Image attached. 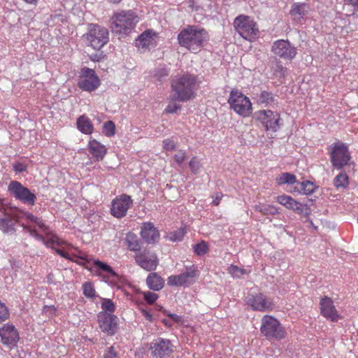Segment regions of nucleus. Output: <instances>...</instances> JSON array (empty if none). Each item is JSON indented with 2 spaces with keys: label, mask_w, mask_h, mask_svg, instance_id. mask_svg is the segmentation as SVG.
Listing matches in <instances>:
<instances>
[{
  "label": "nucleus",
  "mask_w": 358,
  "mask_h": 358,
  "mask_svg": "<svg viewBox=\"0 0 358 358\" xmlns=\"http://www.w3.org/2000/svg\"><path fill=\"white\" fill-rule=\"evenodd\" d=\"M77 85L83 91L92 92L99 87L101 80L94 69L84 67L81 69Z\"/></svg>",
  "instance_id": "nucleus-8"
},
{
  "label": "nucleus",
  "mask_w": 358,
  "mask_h": 358,
  "mask_svg": "<svg viewBox=\"0 0 358 358\" xmlns=\"http://www.w3.org/2000/svg\"><path fill=\"white\" fill-rule=\"evenodd\" d=\"M194 251L199 256L204 255L208 251V244L205 241H201L194 245Z\"/></svg>",
  "instance_id": "nucleus-40"
},
{
  "label": "nucleus",
  "mask_w": 358,
  "mask_h": 358,
  "mask_svg": "<svg viewBox=\"0 0 358 358\" xmlns=\"http://www.w3.org/2000/svg\"><path fill=\"white\" fill-rule=\"evenodd\" d=\"M83 294L87 298L96 297V291L91 282H86L83 285Z\"/></svg>",
  "instance_id": "nucleus-39"
},
{
  "label": "nucleus",
  "mask_w": 358,
  "mask_h": 358,
  "mask_svg": "<svg viewBox=\"0 0 358 358\" xmlns=\"http://www.w3.org/2000/svg\"><path fill=\"white\" fill-rule=\"evenodd\" d=\"M22 213L15 206H10V210L0 215V230L4 234L15 233V225L21 219Z\"/></svg>",
  "instance_id": "nucleus-14"
},
{
  "label": "nucleus",
  "mask_w": 358,
  "mask_h": 358,
  "mask_svg": "<svg viewBox=\"0 0 358 358\" xmlns=\"http://www.w3.org/2000/svg\"><path fill=\"white\" fill-rule=\"evenodd\" d=\"M169 73V68L166 67L165 65H159L154 70L152 76L157 81L162 83L167 79Z\"/></svg>",
  "instance_id": "nucleus-30"
},
{
  "label": "nucleus",
  "mask_w": 358,
  "mask_h": 358,
  "mask_svg": "<svg viewBox=\"0 0 358 358\" xmlns=\"http://www.w3.org/2000/svg\"><path fill=\"white\" fill-rule=\"evenodd\" d=\"M199 87L197 76L185 73L176 76L171 83V101L187 102L196 96V91Z\"/></svg>",
  "instance_id": "nucleus-1"
},
{
  "label": "nucleus",
  "mask_w": 358,
  "mask_h": 358,
  "mask_svg": "<svg viewBox=\"0 0 358 358\" xmlns=\"http://www.w3.org/2000/svg\"><path fill=\"white\" fill-rule=\"evenodd\" d=\"M189 168L191 169L192 171L194 173H197L201 168V165L199 161L196 159L195 157H193L189 163Z\"/></svg>",
  "instance_id": "nucleus-48"
},
{
  "label": "nucleus",
  "mask_w": 358,
  "mask_h": 358,
  "mask_svg": "<svg viewBox=\"0 0 358 358\" xmlns=\"http://www.w3.org/2000/svg\"><path fill=\"white\" fill-rule=\"evenodd\" d=\"M1 343L10 348L16 345L20 340L19 333L13 324L7 323L0 327Z\"/></svg>",
  "instance_id": "nucleus-21"
},
{
  "label": "nucleus",
  "mask_w": 358,
  "mask_h": 358,
  "mask_svg": "<svg viewBox=\"0 0 358 358\" xmlns=\"http://www.w3.org/2000/svg\"><path fill=\"white\" fill-rule=\"evenodd\" d=\"M297 182H298L296 179V176L294 174L288 172L282 173L278 178H276V183L278 185L284 184L292 185Z\"/></svg>",
  "instance_id": "nucleus-33"
},
{
  "label": "nucleus",
  "mask_w": 358,
  "mask_h": 358,
  "mask_svg": "<svg viewBox=\"0 0 358 358\" xmlns=\"http://www.w3.org/2000/svg\"><path fill=\"white\" fill-rule=\"evenodd\" d=\"M57 308L55 306H45L43 312L48 315H53L55 314Z\"/></svg>",
  "instance_id": "nucleus-54"
},
{
  "label": "nucleus",
  "mask_w": 358,
  "mask_h": 358,
  "mask_svg": "<svg viewBox=\"0 0 358 358\" xmlns=\"http://www.w3.org/2000/svg\"><path fill=\"white\" fill-rule=\"evenodd\" d=\"M181 108V105L176 103V101H172L166 107L164 112L166 113H177Z\"/></svg>",
  "instance_id": "nucleus-45"
},
{
  "label": "nucleus",
  "mask_w": 358,
  "mask_h": 358,
  "mask_svg": "<svg viewBox=\"0 0 358 358\" xmlns=\"http://www.w3.org/2000/svg\"><path fill=\"white\" fill-rule=\"evenodd\" d=\"M347 4L352 5L353 6H358V0H343Z\"/></svg>",
  "instance_id": "nucleus-62"
},
{
  "label": "nucleus",
  "mask_w": 358,
  "mask_h": 358,
  "mask_svg": "<svg viewBox=\"0 0 358 358\" xmlns=\"http://www.w3.org/2000/svg\"><path fill=\"white\" fill-rule=\"evenodd\" d=\"M186 231L183 228H179L177 230L169 234V238L172 241H180L183 238Z\"/></svg>",
  "instance_id": "nucleus-41"
},
{
  "label": "nucleus",
  "mask_w": 358,
  "mask_h": 358,
  "mask_svg": "<svg viewBox=\"0 0 358 358\" xmlns=\"http://www.w3.org/2000/svg\"><path fill=\"white\" fill-rule=\"evenodd\" d=\"M117 352L113 346L108 348L103 355V358H116Z\"/></svg>",
  "instance_id": "nucleus-50"
},
{
  "label": "nucleus",
  "mask_w": 358,
  "mask_h": 358,
  "mask_svg": "<svg viewBox=\"0 0 358 358\" xmlns=\"http://www.w3.org/2000/svg\"><path fill=\"white\" fill-rule=\"evenodd\" d=\"M235 30L244 39L253 41L258 37L259 29L256 22L249 16L239 15L233 23Z\"/></svg>",
  "instance_id": "nucleus-4"
},
{
  "label": "nucleus",
  "mask_w": 358,
  "mask_h": 358,
  "mask_svg": "<svg viewBox=\"0 0 358 358\" xmlns=\"http://www.w3.org/2000/svg\"><path fill=\"white\" fill-rule=\"evenodd\" d=\"M27 166L21 163V162H16L13 164V170L16 173H23L27 171Z\"/></svg>",
  "instance_id": "nucleus-51"
},
{
  "label": "nucleus",
  "mask_w": 358,
  "mask_h": 358,
  "mask_svg": "<svg viewBox=\"0 0 358 358\" xmlns=\"http://www.w3.org/2000/svg\"><path fill=\"white\" fill-rule=\"evenodd\" d=\"M138 22V17L131 10L122 11L115 14L110 22L113 32L119 34H127Z\"/></svg>",
  "instance_id": "nucleus-3"
},
{
  "label": "nucleus",
  "mask_w": 358,
  "mask_h": 358,
  "mask_svg": "<svg viewBox=\"0 0 358 358\" xmlns=\"http://www.w3.org/2000/svg\"><path fill=\"white\" fill-rule=\"evenodd\" d=\"M162 322L164 324L165 326L169 327H171L173 325V322L166 319L162 320Z\"/></svg>",
  "instance_id": "nucleus-63"
},
{
  "label": "nucleus",
  "mask_w": 358,
  "mask_h": 358,
  "mask_svg": "<svg viewBox=\"0 0 358 358\" xmlns=\"http://www.w3.org/2000/svg\"><path fill=\"white\" fill-rule=\"evenodd\" d=\"M230 108L243 117H249L252 111V103L248 97L238 90H232L228 99Z\"/></svg>",
  "instance_id": "nucleus-6"
},
{
  "label": "nucleus",
  "mask_w": 358,
  "mask_h": 358,
  "mask_svg": "<svg viewBox=\"0 0 358 358\" xmlns=\"http://www.w3.org/2000/svg\"><path fill=\"white\" fill-rule=\"evenodd\" d=\"M334 185L336 189H345L349 185V178L345 172H341L334 179Z\"/></svg>",
  "instance_id": "nucleus-32"
},
{
  "label": "nucleus",
  "mask_w": 358,
  "mask_h": 358,
  "mask_svg": "<svg viewBox=\"0 0 358 358\" xmlns=\"http://www.w3.org/2000/svg\"><path fill=\"white\" fill-rule=\"evenodd\" d=\"M222 196L223 194L222 193H216L215 199L213 201V204L214 206H218Z\"/></svg>",
  "instance_id": "nucleus-56"
},
{
  "label": "nucleus",
  "mask_w": 358,
  "mask_h": 358,
  "mask_svg": "<svg viewBox=\"0 0 358 358\" xmlns=\"http://www.w3.org/2000/svg\"><path fill=\"white\" fill-rule=\"evenodd\" d=\"M88 150L95 160L98 162L102 160L107 152L106 148L94 139L89 142Z\"/></svg>",
  "instance_id": "nucleus-25"
},
{
  "label": "nucleus",
  "mask_w": 358,
  "mask_h": 358,
  "mask_svg": "<svg viewBox=\"0 0 358 358\" xmlns=\"http://www.w3.org/2000/svg\"><path fill=\"white\" fill-rule=\"evenodd\" d=\"M329 153L331 163L336 169H341L347 166L351 158L347 145L341 141L333 143L329 149Z\"/></svg>",
  "instance_id": "nucleus-7"
},
{
  "label": "nucleus",
  "mask_w": 358,
  "mask_h": 358,
  "mask_svg": "<svg viewBox=\"0 0 358 358\" xmlns=\"http://www.w3.org/2000/svg\"><path fill=\"white\" fill-rule=\"evenodd\" d=\"M20 212L22 213L21 219L25 217L27 220L31 222H35L37 221V217H35L31 213H29L28 212H24L20 209Z\"/></svg>",
  "instance_id": "nucleus-53"
},
{
  "label": "nucleus",
  "mask_w": 358,
  "mask_h": 358,
  "mask_svg": "<svg viewBox=\"0 0 358 358\" xmlns=\"http://www.w3.org/2000/svg\"><path fill=\"white\" fill-rule=\"evenodd\" d=\"M231 272L234 275H238V273H240L241 274L243 273V271L242 269H240L238 266L231 265Z\"/></svg>",
  "instance_id": "nucleus-57"
},
{
  "label": "nucleus",
  "mask_w": 358,
  "mask_h": 358,
  "mask_svg": "<svg viewBox=\"0 0 358 358\" xmlns=\"http://www.w3.org/2000/svg\"><path fill=\"white\" fill-rule=\"evenodd\" d=\"M157 34L152 29L145 30L136 39V46L143 50H150L157 45Z\"/></svg>",
  "instance_id": "nucleus-24"
},
{
  "label": "nucleus",
  "mask_w": 358,
  "mask_h": 358,
  "mask_svg": "<svg viewBox=\"0 0 358 358\" xmlns=\"http://www.w3.org/2000/svg\"><path fill=\"white\" fill-rule=\"evenodd\" d=\"M306 4H298L294 3L290 10V15L292 16H301L303 17L306 14Z\"/></svg>",
  "instance_id": "nucleus-36"
},
{
  "label": "nucleus",
  "mask_w": 358,
  "mask_h": 358,
  "mask_svg": "<svg viewBox=\"0 0 358 358\" xmlns=\"http://www.w3.org/2000/svg\"><path fill=\"white\" fill-rule=\"evenodd\" d=\"M134 258L136 263L148 271H155L159 264L157 255L146 250L137 253Z\"/></svg>",
  "instance_id": "nucleus-22"
},
{
  "label": "nucleus",
  "mask_w": 358,
  "mask_h": 358,
  "mask_svg": "<svg viewBox=\"0 0 358 358\" xmlns=\"http://www.w3.org/2000/svg\"><path fill=\"white\" fill-rule=\"evenodd\" d=\"M148 350L153 358H168L173 352V345L169 339L158 337L150 343Z\"/></svg>",
  "instance_id": "nucleus-11"
},
{
  "label": "nucleus",
  "mask_w": 358,
  "mask_h": 358,
  "mask_svg": "<svg viewBox=\"0 0 358 358\" xmlns=\"http://www.w3.org/2000/svg\"><path fill=\"white\" fill-rule=\"evenodd\" d=\"M159 310L160 311H162L164 314L166 315L172 320L171 321L172 322H174L178 323V322H182V318L181 316L178 315L174 313H168L167 310L166 309H164L162 306H160Z\"/></svg>",
  "instance_id": "nucleus-46"
},
{
  "label": "nucleus",
  "mask_w": 358,
  "mask_h": 358,
  "mask_svg": "<svg viewBox=\"0 0 358 358\" xmlns=\"http://www.w3.org/2000/svg\"><path fill=\"white\" fill-rule=\"evenodd\" d=\"M94 266L101 271H103V272H106L108 274H110L111 276L113 277H117L118 275L117 274V273L113 269V268L108 265V264L103 262H101L100 260H94Z\"/></svg>",
  "instance_id": "nucleus-34"
},
{
  "label": "nucleus",
  "mask_w": 358,
  "mask_h": 358,
  "mask_svg": "<svg viewBox=\"0 0 358 358\" xmlns=\"http://www.w3.org/2000/svg\"><path fill=\"white\" fill-rule=\"evenodd\" d=\"M209 39L208 32L204 28L195 25H188L182 29L178 35L180 46L195 53L199 51Z\"/></svg>",
  "instance_id": "nucleus-2"
},
{
  "label": "nucleus",
  "mask_w": 358,
  "mask_h": 358,
  "mask_svg": "<svg viewBox=\"0 0 358 358\" xmlns=\"http://www.w3.org/2000/svg\"><path fill=\"white\" fill-rule=\"evenodd\" d=\"M142 313L145 316V319L150 322L152 321V315L145 310H142Z\"/></svg>",
  "instance_id": "nucleus-59"
},
{
  "label": "nucleus",
  "mask_w": 358,
  "mask_h": 358,
  "mask_svg": "<svg viewBox=\"0 0 358 358\" xmlns=\"http://www.w3.org/2000/svg\"><path fill=\"white\" fill-rule=\"evenodd\" d=\"M262 214L264 215H275L279 214L278 208L270 204H264Z\"/></svg>",
  "instance_id": "nucleus-44"
},
{
  "label": "nucleus",
  "mask_w": 358,
  "mask_h": 358,
  "mask_svg": "<svg viewBox=\"0 0 358 358\" xmlns=\"http://www.w3.org/2000/svg\"><path fill=\"white\" fill-rule=\"evenodd\" d=\"M164 148L166 150H173L176 148L174 141L171 139H166L163 141Z\"/></svg>",
  "instance_id": "nucleus-52"
},
{
  "label": "nucleus",
  "mask_w": 358,
  "mask_h": 358,
  "mask_svg": "<svg viewBox=\"0 0 358 358\" xmlns=\"http://www.w3.org/2000/svg\"><path fill=\"white\" fill-rule=\"evenodd\" d=\"M144 299L149 304L154 303L156 300L158 299V295L154 292H145L143 293Z\"/></svg>",
  "instance_id": "nucleus-47"
},
{
  "label": "nucleus",
  "mask_w": 358,
  "mask_h": 358,
  "mask_svg": "<svg viewBox=\"0 0 358 358\" xmlns=\"http://www.w3.org/2000/svg\"><path fill=\"white\" fill-rule=\"evenodd\" d=\"M133 204V200L129 195L123 194L116 197L112 202L110 213L117 218H122L127 214V210Z\"/></svg>",
  "instance_id": "nucleus-19"
},
{
  "label": "nucleus",
  "mask_w": 358,
  "mask_h": 358,
  "mask_svg": "<svg viewBox=\"0 0 358 358\" xmlns=\"http://www.w3.org/2000/svg\"><path fill=\"white\" fill-rule=\"evenodd\" d=\"M77 127L83 134H92L94 129L91 120L85 115L80 116L77 120Z\"/></svg>",
  "instance_id": "nucleus-27"
},
{
  "label": "nucleus",
  "mask_w": 358,
  "mask_h": 358,
  "mask_svg": "<svg viewBox=\"0 0 358 358\" xmlns=\"http://www.w3.org/2000/svg\"><path fill=\"white\" fill-rule=\"evenodd\" d=\"M276 201L288 210H293L295 213L308 217L311 210L308 203L297 201L290 196L282 194L277 196Z\"/></svg>",
  "instance_id": "nucleus-17"
},
{
  "label": "nucleus",
  "mask_w": 358,
  "mask_h": 358,
  "mask_svg": "<svg viewBox=\"0 0 358 358\" xmlns=\"http://www.w3.org/2000/svg\"><path fill=\"white\" fill-rule=\"evenodd\" d=\"M260 331L268 340H281L286 334L280 322L271 315H264L262 317Z\"/></svg>",
  "instance_id": "nucleus-5"
},
{
  "label": "nucleus",
  "mask_w": 358,
  "mask_h": 358,
  "mask_svg": "<svg viewBox=\"0 0 358 358\" xmlns=\"http://www.w3.org/2000/svg\"><path fill=\"white\" fill-rule=\"evenodd\" d=\"M103 133L107 137L113 136L115 134V124L111 121L108 120L103 124Z\"/></svg>",
  "instance_id": "nucleus-38"
},
{
  "label": "nucleus",
  "mask_w": 358,
  "mask_h": 358,
  "mask_svg": "<svg viewBox=\"0 0 358 358\" xmlns=\"http://www.w3.org/2000/svg\"><path fill=\"white\" fill-rule=\"evenodd\" d=\"M101 308L104 312L112 314L115 310V306L112 300L103 299L101 303Z\"/></svg>",
  "instance_id": "nucleus-42"
},
{
  "label": "nucleus",
  "mask_w": 358,
  "mask_h": 358,
  "mask_svg": "<svg viewBox=\"0 0 358 358\" xmlns=\"http://www.w3.org/2000/svg\"><path fill=\"white\" fill-rule=\"evenodd\" d=\"M8 193L16 200L23 203L33 206L36 200V196L27 187L17 180H12L8 186Z\"/></svg>",
  "instance_id": "nucleus-10"
},
{
  "label": "nucleus",
  "mask_w": 358,
  "mask_h": 358,
  "mask_svg": "<svg viewBox=\"0 0 358 358\" xmlns=\"http://www.w3.org/2000/svg\"><path fill=\"white\" fill-rule=\"evenodd\" d=\"M254 117L259 121L266 131L276 132L282 124L278 113L270 110H261L256 112Z\"/></svg>",
  "instance_id": "nucleus-9"
},
{
  "label": "nucleus",
  "mask_w": 358,
  "mask_h": 358,
  "mask_svg": "<svg viewBox=\"0 0 358 358\" xmlns=\"http://www.w3.org/2000/svg\"><path fill=\"white\" fill-rule=\"evenodd\" d=\"M264 203H259V204H257L255 206H254V209L255 211H257V212H259L261 213H262L263 212V208H264Z\"/></svg>",
  "instance_id": "nucleus-60"
},
{
  "label": "nucleus",
  "mask_w": 358,
  "mask_h": 358,
  "mask_svg": "<svg viewBox=\"0 0 358 358\" xmlns=\"http://www.w3.org/2000/svg\"><path fill=\"white\" fill-rule=\"evenodd\" d=\"M122 0H108V2L114 4L120 3Z\"/></svg>",
  "instance_id": "nucleus-64"
},
{
  "label": "nucleus",
  "mask_w": 358,
  "mask_h": 358,
  "mask_svg": "<svg viewBox=\"0 0 358 358\" xmlns=\"http://www.w3.org/2000/svg\"><path fill=\"white\" fill-rule=\"evenodd\" d=\"M297 185H299V187H296L294 191L306 195H310L313 194L317 188V187L313 182L309 180L297 182Z\"/></svg>",
  "instance_id": "nucleus-28"
},
{
  "label": "nucleus",
  "mask_w": 358,
  "mask_h": 358,
  "mask_svg": "<svg viewBox=\"0 0 358 358\" xmlns=\"http://www.w3.org/2000/svg\"><path fill=\"white\" fill-rule=\"evenodd\" d=\"M186 159L185 152L180 150L174 155V159L178 165H181Z\"/></svg>",
  "instance_id": "nucleus-49"
},
{
  "label": "nucleus",
  "mask_w": 358,
  "mask_h": 358,
  "mask_svg": "<svg viewBox=\"0 0 358 358\" xmlns=\"http://www.w3.org/2000/svg\"><path fill=\"white\" fill-rule=\"evenodd\" d=\"M140 235L141 238L148 244H155L159 241L160 237L159 230L151 222L142 224Z\"/></svg>",
  "instance_id": "nucleus-23"
},
{
  "label": "nucleus",
  "mask_w": 358,
  "mask_h": 358,
  "mask_svg": "<svg viewBox=\"0 0 358 358\" xmlns=\"http://www.w3.org/2000/svg\"><path fill=\"white\" fill-rule=\"evenodd\" d=\"M271 52L281 59L292 61L295 58L296 48L288 40L280 39L274 41L271 46Z\"/></svg>",
  "instance_id": "nucleus-15"
},
{
  "label": "nucleus",
  "mask_w": 358,
  "mask_h": 358,
  "mask_svg": "<svg viewBox=\"0 0 358 358\" xmlns=\"http://www.w3.org/2000/svg\"><path fill=\"white\" fill-rule=\"evenodd\" d=\"M274 76L276 78H283L285 76L287 69L283 66L282 62L278 59H275L271 63V66Z\"/></svg>",
  "instance_id": "nucleus-31"
},
{
  "label": "nucleus",
  "mask_w": 358,
  "mask_h": 358,
  "mask_svg": "<svg viewBox=\"0 0 358 358\" xmlns=\"http://www.w3.org/2000/svg\"><path fill=\"white\" fill-rule=\"evenodd\" d=\"M245 301L253 310L262 312L271 311L274 308L273 301L265 296L262 293H259L255 295L249 294L245 298Z\"/></svg>",
  "instance_id": "nucleus-18"
},
{
  "label": "nucleus",
  "mask_w": 358,
  "mask_h": 358,
  "mask_svg": "<svg viewBox=\"0 0 358 358\" xmlns=\"http://www.w3.org/2000/svg\"><path fill=\"white\" fill-rule=\"evenodd\" d=\"M320 309L321 315L331 322H336L339 319L342 318L338 314L333 300L327 296L321 298Z\"/></svg>",
  "instance_id": "nucleus-20"
},
{
  "label": "nucleus",
  "mask_w": 358,
  "mask_h": 358,
  "mask_svg": "<svg viewBox=\"0 0 358 358\" xmlns=\"http://www.w3.org/2000/svg\"><path fill=\"white\" fill-rule=\"evenodd\" d=\"M87 39L90 45L95 50H100L109 41V33L106 28L92 24L90 32L87 34Z\"/></svg>",
  "instance_id": "nucleus-13"
},
{
  "label": "nucleus",
  "mask_w": 358,
  "mask_h": 358,
  "mask_svg": "<svg viewBox=\"0 0 358 358\" xmlns=\"http://www.w3.org/2000/svg\"><path fill=\"white\" fill-rule=\"evenodd\" d=\"M125 241L128 248L131 251H140L141 248V241L138 239L134 233L129 232L127 234Z\"/></svg>",
  "instance_id": "nucleus-29"
},
{
  "label": "nucleus",
  "mask_w": 358,
  "mask_h": 358,
  "mask_svg": "<svg viewBox=\"0 0 358 358\" xmlns=\"http://www.w3.org/2000/svg\"><path fill=\"white\" fill-rule=\"evenodd\" d=\"M10 312L5 303L0 301V324L9 318Z\"/></svg>",
  "instance_id": "nucleus-43"
},
{
  "label": "nucleus",
  "mask_w": 358,
  "mask_h": 358,
  "mask_svg": "<svg viewBox=\"0 0 358 358\" xmlns=\"http://www.w3.org/2000/svg\"><path fill=\"white\" fill-rule=\"evenodd\" d=\"M34 223H36L41 229L44 230L46 228L45 224L38 217L37 218V221L35 222Z\"/></svg>",
  "instance_id": "nucleus-61"
},
{
  "label": "nucleus",
  "mask_w": 358,
  "mask_h": 358,
  "mask_svg": "<svg viewBox=\"0 0 358 358\" xmlns=\"http://www.w3.org/2000/svg\"><path fill=\"white\" fill-rule=\"evenodd\" d=\"M146 283L150 289L159 291L164 285V280L157 273H150L146 278Z\"/></svg>",
  "instance_id": "nucleus-26"
},
{
  "label": "nucleus",
  "mask_w": 358,
  "mask_h": 358,
  "mask_svg": "<svg viewBox=\"0 0 358 358\" xmlns=\"http://www.w3.org/2000/svg\"><path fill=\"white\" fill-rule=\"evenodd\" d=\"M24 229H25L26 230H27L28 231L30 232L31 235L34 237H35L37 240L38 241H41L43 242V243L48 246V247H52L51 246V244H57V245H59V243L57 241H55V239H51V240H49L48 241H45V238L43 236L38 234L36 230L34 229H31L29 227H27V226H24Z\"/></svg>",
  "instance_id": "nucleus-35"
},
{
  "label": "nucleus",
  "mask_w": 358,
  "mask_h": 358,
  "mask_svg": "<svg viewBox=\"0 0 358 358\" xmlns=\"http://www.w3.org/2000/svg\"><path fill=\"white\" fill-rule=\"evenodd\" d=\"M199 276V271L196 266H185V271L177 275H171L168 278L170 286H187L193 284Z\"/></svg>",
  "instance_id": "nucleus-12"
},
{
  "label": "nucleus",
  "mask_w": 358,
  "mask_h": 358,
  "mask_svg": "<svg viewBox=\"0 0 358 358\" xmlns=\"http://www.w3.org/2000/svg\"><path fill=\"white\" fill-rule=\"evenodd\" d=\"M10 206H8L4 203V199L0 198V213L3 215L5 212H7L10 210Z\"/></svg>",
  "instance_id": "nucleus-55"
},
{
  "label": "nucleus",
  "mask_w": 358,
  "mask_h": 358,
  "mask_svg": "<svg viewBox=\"0 0 358 358\" xmlns=\"http://www.w3.org/2000/svg\"><path fill=\"white\" fill-rule=\"evenodd\" d=\"M97 321L99 328L107 336H113L117 333L118 317L116 315L101 311L97 315Z\"/></svg>",
  "instance_id": "nucleus-16"
},
{
  "label": "nucleus",
  "mask_w": 358,
  "mask_h": 358,
  "mask_svg": "<svg viewBox=\"0 0 358 358\" xmlns=\"http://www.w3.org/2000/svg\"><path fill=\"white\" fill-rule=\"evenodd\" d=\"M55 252H57V254L59 255L61 257H62L66 259H70L69 255L67 252H66L65 251L60 250V249H55Z\"/></svg>",
  "instance_id": "nucleus-58"
},
{
  "label": "nucleus",
  "mask_w": 358,
  "mask_h": 358,
  "mask_svg": "<svg viewBox=\"0 0 358 358\" xmlns=\"http://www.w3.org/2000/svg\"><path fill=\"white\" fill-rule=\"evenodd\" d=\"M257 101L259 103L267 105L274 101V96L271 92L264 90L259 95Z\"/></svg>",
  "instance_id": "nucleus-37"
}]
</instances>
